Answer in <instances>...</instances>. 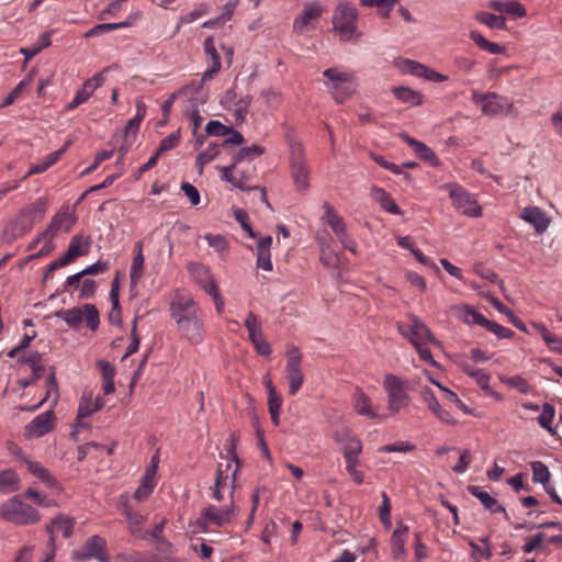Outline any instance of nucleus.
I'll list each match as a JSON object with an SVG mask.
<instances>
[{
	"label": "nucleus",
	"mask_w": 562,
	"mask_h": 562,
	"mask_svg": "<svg viewBox=\"0 0 562 562\" xmlns=\"http://www.w3.org/2000/svg\"><path fill=\"white\" fill-rule=\"evenodd\" d=\"M170 314L187 340L194 345L204 340L203 312L191 296L177 294L170 303Z\"/></svg>",
	"instance_id": "f257e3e1"
},
{
	"label": "nucleus",
	"mask_w": 562,
	"mask_h": 562,
	"mask_svg": "<svg viewBox=\"0 0 562 562\" xmlns=\"http://www.w3.org/2000/svg\"><path fill=\"white\" fill-rule=\"evenodd\" d=\"M382 386L386 394V408L391 415H395L409 406L412 397L407 380L393 373H386Z\"/></svg>",
	"instance_id": "f03ea898"
},
{
	"label": "nucleus",
	"mask_w": 562,
	"mask_h": 562,
	"mask_svg": "<svg viewBox=\"0 0 562 562\" xmlns=\"http://www.w3.org/2000/svg\"><path fill=\"white\" fill-rule=\"evenodd\" d=\"M0 516L16 525H34L41 520L40 513L15 495L0 504Z\"/></svg>",
	"instance_id": "7ed1b4c3"
},
{
	"label": "nucleus",
	"mask_w": 562,
	"mask_h": 562,
	"mask_svg": "<svg viewBox=\"0 0 562 562\" xmlns=\"http://www.w3.org/2000/svg\"><path fill=\"white\" fill-rule=\"evenodd\" d=\"M290 171L297 191L305 192L310 188V169L305 150L297 139L290 140Z\"/></svg>",
	"instance_id": "20e7f679"
},
{
	"label": "nucleus",
	"mask_w": 562,
	"mask_h": 562,
	"mask_svg": "<svg viewBox=\"0 0 562 562\" xmlns=\"http://www.w3.org/2000/svg\"><path fill=\"white\" fill-rule=\"evenodd\" d=\"M325 85L336 102L342 103L356 90L352 74L340 71L337 68H327L323 71Z\"/></svg>",
	"instance_id": "39448f33"
},
{
	"label": "nucleus",
	"mask_w": 562,
	"mask_h": 562,
	"mask_svg": "<svg viewBox=\"0 0 562 562\" xmlns=\"http://www.w3.org/2000/svg\"><path fill=\"white\" fill-rule=\"evenodd\" d=\"M358 10L349 3H340L334 11L333 24L341 41H350L357 32Z\"/></svg>",
	"instance_id": "423d86ee"
},
{
	"label": "nucleus",
	"mask_w": 562,
	"mask_h": 562,
	"mask_svg": "<svg viewBox=\"0 0 562 562\" xmlns=\"http://www.w3.org/2000/svg\"><path fill=\"white\" fill-rule=\"evenodd\" d=\"M58 318L67 323L69 327H77L82 321L86 322L89 329L95 331L100 325L99 311L93 304H83L82 307H72L69 310H59L54 313Z\"/></svg>",
	"instance_id": "0eeeda50"
},
{
	"label": "nucleus",
	"mask_w": 562,
	"mask_h": 562,
	"mask_svg": "<svg viewBox=\"0 0 562 562\" xmlns=\"http://www.w3.org/2000/svg\"><path fill=\"white\" fill-rule=\"evenodd\" d=\"M236 506L234 501L224 506L207 505L196 519V525L203 532H207L210 526L223 527L235 517Z\"/></svg>",
	"instance_id": "6e6552de"
},
{
	"label": "nucleus",
	"mask_w": 562,
	"mask_h": 562,
	"mask_svg": "<svg viewBox=\"0 0 562 562\" xmlns=\"http://www.w3.org/2000/svg\"><path fill=\"white\" fill-rule=\"evenodd\" d=\"M239 471L238 465H232L231 462H227L225 469L222 468V464H218L216 469L215 482L212 486V497L217 502L224 501V493L227 491L231 501H234V493L237 482V473Z\"/></svg>",
	"instance_id": "1a4fd4ad"
},
{
	"label": "nucleus",
	"mask_w": 562,
	"mask_h": 562,
	"mask_svg": "<svg viewBox=\"0 0 562 562\" xmlns=\"http://www.w3.org/2000/svg\"><path fill=\"white\" fill-rule=\"evenodd\" d=\"M411 321L409 329H405L402 324H397V329L402 336L408 338L413 346L426 345L427 342L440 346V341L432 335L428 326L416 315L408 316Z\"/></svg>",
	"instance_id": "9d476101"
},
{
	"label": "nucleus",
	"mask_w": 562,
	"mask_h": 562,
	"mask_svg": "<svg viewBox=\"0 0 562 562\" xmlns=\"http://www.w3.org/2000/svg\"><path fill=\"white\" fill-rule=\"evenodd\" d=\"M106 546L104 538L99 535H93L87 539L79 550L74 551L72 557L80 562L91 559L98 562H111V555L106 551Z\"/></svg>",
	"instance_id": "9b49d317"
},
{
	"label": "nucleus",
	"mask_w": 562,
	"mask_h": 562,
	"mask_svg": "<svg viewBox=\"0 0 562 562\" xmlns=\"http://www.w3.org/2000/svg\"><path fill=\"white\" fill-rule=\"evenodd\" d=\"M302 353L295 346L288 347L285 373L289 380V393L295 395L302 387L304 375L301 369Z\"/></svg>",
	"instance_id": "f8f14e48"
},
{
	"label": "nucleus",
	"mask_w": 562,
	"mask_h": 562,
	"mask_svg": "<svg viewBox=\"0 0 562 562\" xmlns=\"http://www.w3.org/2000/svg\"><path fill=\"white\" fill-rule=\"evenodd\" d=\"M449 196L452 200L454 207L460 210L464 215L471 217H479L482 214L481 206L477 201L461 186L448 184Z\"/></svg>",
	"instance_id": "ddd939ff"
},
{
	"label": "nucleus",
	"mask_w": 562,
	"mask_h": 562,
	"mask_svg": "<svg viewBox=\"0 0 562 562\" xmlns=\"http://www.w3.org/2000/svg\"><path fill=\"white\" fill-rule=\"evenodd\" d=\"M76 222L77 216L75 213L70 211L68 205H64L53 216L47 228L37 236V240H41V238L54 239L60 231L68 233L71 231Z\"/></svg>",
	"instance_id": "4468645a"
},
{
	"label": "nucleus",
	"mask_w": 562,
	"mask_h": 562,
	"mask_svg": "<svg viewBox=\"0 0 562 562\" xmlns=\"http://www.w3.org/2000/svg\"><path fill=\"white\" fill-rule=\"evenodd\" d=\"M472 101L480 106L484 115L495 117L504 113L506 97L499 95L496 92L480 93L473 91Z\"/></svg>",
	"instance_id": "2eb2a0df"
},
{
	"label": "nucleus",
	"mask_w": 562,
	"mask_h": 562,
	"mask_svg": "<svg viewBox=\"0 0 562 562\" xmlns=\"http://www.w3.org/2000/svg\"><path fill=\"white\" fill-rule=\"evenodd\" d=\"M105 402L100 396L93 398L91 392H83L79 400L78 412L76 417V427L86 428L88 425L83 423V419L91 416L93 413L99 412Z\"/></svg>",
	"instance_id": "dca6fc26"
},
{
	"label": "nucleus",
	"mask_w": 562,
	"mask_h": 562,
	"mask_svg": "<svg viewBox=\"0 0 562 562\" xmlns=\"http://www.w3.org/2000/svg\"><path fill=\"white\" fill-rule=\"evenodd\" d=\"M396 66L405 74L425 78L430 81L442 82L448 79L447 76H445L440 72H437L432 69H429L428 67H426L425 65H423L416 60L401 59L396 63Z\"/></svg>",
	"instance_id": "f3484780"
},
{
	"label": "nucleus",
	"mask_w": 562,
	"mask_h": 562,
	"mask_svg": "<svg viewBox=\"0 0 562 562\" xmlns=\"http://www.w3.org/2000/svg\"><path fill=\"white\" fill-rule=\"evenodd\" d=\"M520 218L531 225L539 235L543 234L551 223V217L539 206H526L520 213Z\"/></svg>",
	"instance_id": "a211bd4d"
},
{
	"label": "nucleus",
	"mask_w": 562,
	"mask_h": 562,
	"mask_svg": "<svg viewBox=\"0 0 562 562\" xmlns=\"http://www.w3.org/2000/svg\"><path fill=\"white\" fill-rule=\"evenodd\" d=\"M53 426L54 412L49 409L37 415L31 423L26 425L25 436L27 438H40L50 431Z\"/></svg>",
	"instance_id": "6ab92c4d"
},
{
	"label": "nucleus",
	"mask_w": 562,
	"mask_h": 562,
	"mask_svg": "<svg viewBox=\"0 0 562 562\" xmlns=\"http://www.w3.org/2000/svg\"><path fill=\"white\" fill-rule=\"evenodd\" d=\"M75 519L64 514L57 515L49 524L46 525L45 530L49 535V542H55V535L61 533L63 537L69 538L74 532Z\"/></svg>",
	"instance_id": "aec40b11"
},
{
	"label": "nucleus",
	"mask_w": 562,
	"mask_h": 562,
	"mask_svg": "<svg viewBox=\"0 0 562 562\" xmlns=\"http://www.w3.org/2000/svg\"><path fill=\"white\" fill-rule=\"evenodd\" d=\"M204 52L207 58L211 61V67L206 69L201 77V85L205 81H210L213 79V77L220 72L222 63H221V56L216 50L215 42L213 36H209L204 40L203 43Z\"/></svg>",
	"instance_id": "412c9836"
},
{
	"label": "nucleus",
	"mask_w": 562,
	"mask_h": 562,
	"mask_svg": "<svg viewBox=\"0 0 562 562\" xmlns=\"http://www.w3.org/2000/svg\"><path fill=\"white\" fill-rule=\"evenodd\" d=\"M187 268H188V271H189L190 276L192 277V279L206 293H209L210 289L213 285H217V283L215 282V279L213 278L210 269L207 267H205L203 263L192 261V262L188 263Z\"/></svg>",
	"instance_id": "4be33fe9"
},
{
	"label": "nucleus",
	"mask_w": 562,
	"mask_h": 562,
	"mask_svg": "<svg viewBox=\"0 0 562 562\" xmlns=\"http://www.w3.org/2000/svg\"><path fill=\"white\" fill-rule=\"evenodd\" d=\"M336 442L340 443L345 456L360 454L362 452V442L349 429H342L334 435Z\"/></svg>",
	"instance_id": "5701e85b"
},
{
	"label": "nucleus",
	"mask_w": 562,
	"mask_h": 562,
	"mask_svg": "<svg viewBox=\"0 0 562 562\" xmlns=\"http://www.w3.org/2000/svg\"><path fill=\"white\" fill-rule=\"evenodd\" d=\"M422 400L427 404L428 408L442 422L446 424L454 425L457 420L446 409L441 407L434 392L429 387H425L420 391Z\"/></svg>",
	"instance_id": "b1692460"
},
{
	"label": "nucleus",
	"mask_w": 562,
	"mask_h": 562,
	"mask_svg": "<svg viewBox=\"0 0 562 562\" xmlns=\"http://www.w3.org/2000/svg\"><path fill=\"white\" fill-rule=\"evenodd\" d=\"M468 492L477 498L481 504L484 506L485 509H487L492 514L496 513H504L506 518H508V515L505 510V508L498 503V501L494 497H492L487 492L483 491L480 486L476 485H469Z\"/></svg>",
	"instance_id": "393cba45"
},
{
	"label": "nucleus",
	"mask_w": 562,
	"mask_h": 562,
	"mask_svg": "<svg viewBox=\"0 0 562 562\" xmlns=\"http://www.w3.org/2000/svg\"><path fill=\"white\" fill-rule=\"evenodd\" d=\"M352 407L358 415L376 419L380 415L373 409L370 397L360 389L352 395Z\"/></svg>",
	"instance_id": "a878e982"
},
{
	"label": "nucleus",
	"mask_w": 562,
	"mask_h": 562,
	"mask_svg": "<svg viewBox=\"0 0 562 562\" xmlns=\"http://www.w3.org/2000/svg\"><path fill=\"white\" fill-rule=\"evenodd\" d=\"M409 529L404 524H398L391 537L392 554L395 560L405 555V543L408 538Z\"/></svg>",
	"instance_id": "bb28decb"
},
{
	"label": "nucleus",
	"mask_w": 562,
	"mask_h": 562,
	"mask_svg": "<svg viewBox=\"0 0 562 562\" xmlns=\"http://www.w3.org/2000/svg\"><path fill=\"white\" fill-rule=\"evenodd\" d=\"M402 139L406 142L415 151V154L418 155L423 160L427 161L431 166L439 165V158L437 157L435 151L431 148H429L426 144L406 134L402 135Z\"/></svg>",
	"instance_id": "cd10ccee"
},
{
	"label": "nucleus",
	"mask_w": 562,
	"mask_h": 562,
	"mask_svg": "<svg viewBox=\"0 0 562 562\" xmlns=\"http://www.w3.org/2000/svg\"><path fill=\"white\" fill-rule=\"evenodd\" d=\"M272 244L271 236L261 237L257 243V267L265 271H272L270 247Z\"/></svg>",
	"instance_id": "c85d7f7f"
},
{
	"label": "nucleus",
	"mask_w": 562,
	"mask_h": 562,
	"mask_svg": "<svg viewBox=\"0 0 562 562\" xmlns=\"http://www.w3.org/2000/svg\"><path fill=\"white\" fill-rule=\"evenodd\" d=\"M25 465L27 471L32 473L35 477L41 480L46 486L50 488H59V482L42 463L37 461L26 460Z\"/></svg>",
	"instance_id": "c756f323"
},
{
	"label": "nucleus",
	"mask_w": 562,
	"mask_h": 562,
	"mask_svg": "<svg viewBox=\"0 0 562 562\" xmlns=\"http://www.w3.org/2000/svg\"><path fill=\"white\" fill-rule=\"evenodd\" d=\"M370 195L385 212L394 215H401L403 213L396 205L394 199L384 189L372 187Z\"/></svg>",
	"instance_id": "7c9ffc66"
},
{
	"label": "nucleus",
	"mask_w": 562,
	"mask_h": 562,
	"mask_svg": "<svg viewBox=\"0 0 562 562\" xmlns=\"http://www.w3.org/2000/svg\"><path fill=\"white\" fill-rule=\"evenodd\" d=\"M108 69H103L102 71L93 75L91 78L87 79L81 88L76 92L75 97L81 102L85 103L95 91L97 88L101 87L104 81V72Z\"/></svg>",
	"instance_id": "2f4dec72"
},
{
	"label": "nucleus",
	"mask_w": 562,
	"mask_h": 562,
	"mask_svg": "<svg viewBox=\"0 0 562 562\" xmlns=\"http://www.w3.org/2000/svg\"><path fill=\"white\" fill-rule=\"evenodd\" d=\"M488 7L496 12L507 13L517 19L524 18L526 15V9L524 5L515 0L505 2L499 0H491L488 2Z\"/></svg>",
	"instance_id": "473e14b6"
},
{
	"label": "nucleus",
	"mask_w": 562,
	"mask_h": 562,
	"mask_svg": "<svg viewBox=\"0 0 562 562\" xmlns=\"http://www.w3.org/2000/svg\"><path fill=\"white\" fill-rule=\"evenodd\" d=\"M392 93L402 103L408 104L409 106L420 105L424 101V97L419 91L413 90L409 87H393Z\"/></svg>",
	"instance_id": "72a5a7b5"
},
{
	"label": "nucleus",
	"mask_w": 562,
	"mask_h": 562,
	"mask_svg": "<svg viewBox=\"0 0 562 562\" xmlns=\"http://www.w3.org/2000/svg\"><path fill=\"white\" fill-rule=\"evenodd\" d=\"M134 257L130 271L131 284L136 285L143 276L144 270V255H143V243L139 240L134 246Z\"/></svg>",
	"instance_id": "f704fd0d"
},
{
	"label": "nucleus",
	"mask_w": 562,
	"mask_h": 562,
	"mask_svg": "<svg viewBox=\"0 0 562 562\" xmlns=\"http://www.w3.org/2000/svg\"><path fill=\"white\" fill-rule=\"evenodd\" d=\"M324 209L327 224L330 226L338 239L342 238L348 234L344 218L333 210L329 203L325 202Z\"/></svg>",
	"instance_id": "c9c22d12"
},
{
	"label": "nucleus",
	"mask_w": 562,
	"mask_h": 562,
	"mask_svg": "<svg viewBox=\"0 0 562 562\" xmlns=\"http://www.w3.org/2000/svg\"><path fill=\"white\" fill-rule=\"evenodd\" d=\"M63 154H64V149H58L56 151L48 154L41 161L32 165L30 170L26 172V175L20 181H23L33 175H38V173L45 172L48 168H50L53 165H55L59 160V158L61 157Z\"/></svg>",
	"instance_id": "e433bc0d"
},
{
	"label": "nucleus",
	"mask_w": 562,
	"mask_h": 562,
	"mask_svg": "<svg viewBox=\"0 0 562 562\" xmlns=\"http://www.w3.org/2000/svg\"><path fill=\"white\" fill-rule=\"evenodd\" d=\"M322 8L317 3H307L304 5L302 14L295 18L293 26L295 30H303L311 23L312 20L317 19L322 14Z\"/></svg>",
	"instance_id": "4c0bfd02"
},
{
	"label": "nucleus",
	"mask_w": 562,
	"mask_h": 562,
	"mask_svg": "<svg viewBox=\"0 0 562 562\" xmlns=\"http://www.w3.org/2000/svg\"><path fill=\"white\" fill-rule=\"evenodd\" d=\"M20 488L19 475L13 470L0 472V493L10 494Z\"/></svg>",
	"instance_id": "58836bf2"
},
{
	"label": "nucleus",
	"mask_w": 562,
	"mask_h": 562,
	"mask_svg": "<svg viewBox=\"0 0 562 562\" xmlns=\"http://www.w3.org/2000/svg\"><path fill=\"white\" fill-rule=\"evenodd\" d=\"M459 310H460L459 317L464 323L470 324V325H477V326L485 328L488 319L483 314H481L480 312H477L470 305H464V306L460 307Z\"/></svg>",
	"instance_id": "ea45409f"
},
{
	"label": "nucleus",
	"mask_w": 562,
	"mask_h": 562,
	"mask_svg": "<svg viewBox=\"0 0 562 562\" xmlns=\"http://www.w3.org/2000/svg\"><path fill=\"white\" fill-rule=\"evenodd\" d=\"M554 416H555L554 406L550 403H544L542 405V412L537 418L540 427L544 428L552 436H554L557 434V428L551 426V424L554 419Z\"/></svg>",
	"instance_id": "a19ab883"
},
{
	"label": "nucleus",
	"mask_w": 562,
	"mask_h": 562,
	"mask_svg": "<svg viewBox=\"0 0 562 562\" xmlns=\"http://www.w3.org/2000/svg\"><path fill=\"white\" fill-rule=\"evenodd\" d=\"M90 245V237H85L83 235L77 234L71 238L68 245V250L77 258L87 255L89 252Z\"/></svg>",
	"instance_id": "79ce46f5"
},
{
	"label": "nucleus",
	"mask_w": 562,
	"mask_h": 562,
	"mask_svg": "<svg viewBox=\"0 0 562 562\" xmlns=\"http://www.w3.org/2000/svg\"><path fill=\"white\" fill-rule=\"evenodd\" d=\"M47 210V203L44 199H37L34 203L27 205L21 211L23 215L29 217L32 222L41 221Z\"/></svg>",
	"instance_id": "37998d69"
},
{
	"label": "nucleus",
	"mask_w": 562,
	"mask_h": 562,
	"mask_svg": "<svg viewBox=\"0 0 562 562\" xmlns=\"http://www.w3.org/2000/svg\"><path fill=\"white\" fill-rule=\"evenodd\" d=\"M321 262L327 268H336L339 263V257L331 248L330 243L326 240L319 241Z\"/></svg>",
	"instance_id": "c03bdc74"
},
{
	"label": "nucleus",
	"mask_w": 562,
	"mask_h": 562,
	"mask_svg": "<svg viewBox=\"0 0 562 562\" xmlns=\"http://www.w3.org/2000/svg\"><path fill=\"white\" fill-rule=\"evenodd\" d=\"M245 326L248 330L249 339L252 344L263 339L261 324L252 312H249L247 314L245 319Z\"/></svg>",
	"instance_id": "a18cd8bd"
},
{
	"label": "nucleus",
	"mask_w": 562,
	"mask_h": 562,
	"mask_svg": "<svg viewBox=\"0 0 562 562\" xmlns=\"http://www.w3.org/2000/svg\"><path fill=\"white\" fill-rule=\"evenodd\" d=\"M47 384H48V390L46 392L45 397L33 409H36L44 402H46V401H48L50 398H52V406H55L57 404L59 395H58V385H57V380H56V372H55L54 368H50V370H49V373L47 375Z\"/></svg>",
	"instance_id": "49530a36"
},
{
	"label": "nucleus",
	"mask_w": 562,
	"mask_h": 562,
	"mask_svg": "<svg viewBox=\"0 0 562 562\" xmlns=\"http://www.w3.org/2000/svg\"><path fill=\"white\" fill-rule=\"evenodd\" d=\"M531 327L541 335L548 346L559 344V347H553V350L562 355V340L557 335L550 333L544 324L533 322Z\"/></svg>",
	"instance_id": "de8ad7c7"
},
{
	"label": "nucleus",
	"mask_w": 562,
	"mask_h": 562,
	"mask_svg": "<svg viewBox=\"0 0 562 562\" xmlns=\"http://www.w3.org/2000/svg\"><path fill=\"white\" fill-rule=\"evenodd\" d=\"M475 19L480 23L485 24L491 29L504 30L506 26L504 16L495 15L485 11L476 13Z\"/></svg>",
	"instance_id": "09e8293b"
},
{
	"label": "nucleus",
	"mask_w": 562,
	"mask_h": 562,
	"mask_svg": "<svg viewBox=\"0 0 562 562\" xmlns=\"http://www.w3.org/2000/svg\"><path fill=\"white\" fill-rule=\"evenodd\" d=\"M530 465L532 470V481L547 486L551 477L549 468L541 461H533Z\"/></svg>",
	"instance_id": "8fccbe9b"
},
{
	"label": "nucleus",
	"mask_w": 562,
	"mask_h": 562,
	"mask_svg": "<svg viewBox=\"0 0 562 562\" xmlns=\"http://www.w3.org/2000/svg\"><path fill=\"white\" fill-rule=\"evenodd\" d=\"M124 515L128 521L131 533L137 536L142 531L145 517L140 513L132 510L128 506L124 507Z\"/></svg>",
	"instance_id": "3c124183"
},
{
	"label": "nucleus",
	"mask_w": 562,
	"mask_h": 562,
	"mask_svg": "<svg viewBox=\"0 0 562 562\" xmlns=\"http://www.w3.org/2000/svg\"><path fill=\"white\" fill-rule=\"evenodd\" d=\"M463 371L471 376L482 390L488 389L490 374L483 369H475L470 364L463 366Z\"/></svg>",
	"instance_id": "603ef678"
},
{
	"label": "nucleus",
	"mask_w": 562,
	"mask_h": 562,
	"mask_svg": "<svg viewBox=\"0 0 562 562\" xmlns=\"http://www.w3.org/2000/svg\"><path fill=\"white\" fill-rule=\"evenodd\" d=\"M251 102H252V97L249 94L237 98L236 104L233 109L235 122L237 124L243 123L245 121Z\"/></svg>",
	"instance_id": "864d4df0"
},
{
	"label": "nucleus",
	"mask_w": 562,
	"mask_h": 562,
	"mask_svg": "<svg viewBox=\"0 0 562 562\" xmlns=\"http://www.w3.org/2000/svg\"><path fill=\"white\" fill-rule=\"evenodd\" d=\"M237 164H235V160L233 159V164L229 166H225L221 168L222 171V179L226 182L232 183L235 188H238L240 190H250V187H246L245 181L241 179H238L236 175H234V170Z\"/></svg>",
	"instance_id": "5fc2aeb1"
},
{
	"label": "nucleus",
	"mask_w": 562,
	"mask_h": 562,
	"mask_svg": "<svg viewBox=\"0 0 562 562\" xmlns=\"http://www.w3.org/2000/svg\"><path fill=\"white\" fill-rule=\"evenodd\" d=\"M262 154H265V148L262 146L251 145L240 148L233 159L235 160V164H238L244 159H252L261 156Z\"/></svg>",
	"instance_id": "6e6d98bb"
},
{
	"label": "nucleus",
	"mask_w": 562,
	"mask_h": 562,
	"mask_svg": "<svg viewBox=\"0 0 562 562\" xmlns=\"http://www.w3.org/2000/svg\"><path fill=\"white\" fill-rule=\"evenodd\" d=\"M21 362L31 367L32 380H37L41 378V374L44 371V367L41 364V355L38 352H34L29 357L22 358Z\"/></svg>",
	"instance_id": "4d7b16f0"
},
{
	"label": "nucleus",
	"mask_w": 562,
	"mask_h": 562,
	"mask_svg": "<svg viewBox=\"0 0 562 562\" xmlns=\"http://www.w3.org/2000/svg\"><path fill=\"white\" fill-rule=\"evenodd\" d=\"M32 82V77L29 75V77L18 83V86L3 99L1 106H9L11 105L22 93L24 89L30 87Z\"/></svg>",
	"instance_id": "13d9d810"
},
{
	"label": "nucleus",
	"mask_w": 562,
	"mask_h": 562,
	"mask_svg": "<svg viewBox=\"0 0 562 562\" xmlns=\"http://www.w3.org/2000/svg\"><path fill=\"white\" fill-rule=\"evenodd\" d=\"M180 142V131L169 134L160 140L159 146L156 150L157 155H161L168 150L173 149Z\"/></svg>",
	"instance_id": "bf43d9fd"
},
{
	"label": "nucleus",
	"mask_w": 562,
	"mask_h": 562,
	"mask_svg": "<svg viewBox=\"0 0 562 562\" xmlns=\"http://www.w3.org/2000/svg\"><path fill=\"white\" fill-rule=\"evenodd\" d=\"M155 486L156 482H151L143 476L139 486L134 493V498L138 502L145 501L153 493Z\"/></svg>",
	"instance_id": "052dcab7"
},
{
	"label": "nucleus",
	"mask_w": 562,
	"mask_h": 562,
	"mask_svg": "<svg viewBox=\"0 0 562 562\" xmlns=\"http://www.w3.org/2000/svg\"><path fill=\"white\" fill-rule=\"evenodd\" d=\"M205 131L211 136L225 137L229 134L231 126H226L220 121H210L205 126Z\"/></svg>",
	"instance_id": "680f3d73"
},
{
	"label": "nucleus",
	"mask_w": 562,
	"mask_h": 562,
	"mask_svg": "<svg viewBox=\"0 0 562 562\" xmlns=\"http://www.w3.org/2000/svg\"><path fill=\"white\" fill-rule=\"evenodd\" d=\"M184 115L191 121L193 127V134H196L201 127L203 117L194 102H191L190 106L186 110Z\"/></svg>",
	"instance_id": "e2e57ef3"
},
{
	"label": "nucleus",
	"mask_w": 562,
	"mask_h": 562,
	"mask_svg": "<svg viewBox=\"0 0 562 562\" xmlns=\"http://www.w3.org/2000/svg\"><path fill=\"white\" fill-rule=\"evenodd\" d=\"M485 329L493 333L499 339L512 338L514 335L512 329L490 319L485 326Z\"/></svg>",
	"instance_id": "0e129e2a"
},
{
	"label": "nucleus",
	"mask_w": 562,
	"mask_h": 562,
	"mask_svg": "<svg viewBox=\"0 0 562 562\" xmlns=\"http://www.w3.org/2000/svg\"><path fill=\"white\" fill-rule=\"evenodd\" d=\"M503 382L524 394H527L530 391V386L527 380L519 375L506 378L505 380H503Z\"/></svg>",
	"instance_id": "69168bd1"
},
{
	"label": "nucleus",
	"mask_w": 562,
	"mask_h": 562,
	"mask_svg": "<svg viewBox=\"0 0 562 562\" xmlns=\"http://www.w3.org/2000/svg\"><path fill=\"white\" fill-rule=\"evenodd\" d=\"M234 217L235 220L240 224L241 228L248 234L249 237L255 238L256 233L251 228L249 222H248V214L241 210L236 209L234 210Z\"/></svg>",
	"instance_id": "338daca9"
},
{
	"label": "nucleus",
	"mask_w": 562,
	"mask_h": 562,
	"mask_svg": "<svg viewBox=\"0 0 562 562\" xmlns=\"http://www.w3.org/2000/svg\"><path fill=\"white\" fill-rule=\"evenodd\" d=\"M204 239L207 241L209 246L214 248L216 251L222 252L227 248V240L222 235L206 234Z\"/></svg>",
	"instance_id": "774afa93"
}]
</instances>
